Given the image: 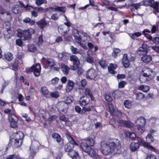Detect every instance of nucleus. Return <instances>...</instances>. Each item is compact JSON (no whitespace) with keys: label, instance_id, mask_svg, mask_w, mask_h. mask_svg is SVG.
Wrapping results in <instances>:
<instances>
[{"label":"nucleus","instance_id":"f257e3e1","mask_svg":"<svg viewBox=\"0 0 159 159\" xmlns=\"http://www.w3.org/2000/svg\"><path fill=\"white\" fill-rule=\"evenodd\" d=\"M121 145L120 141L117 139H114L113 141L105 143L102 142L101 143V150L105 155L111 153L119 154L121 152Z\"/></svg>","mask_w":159,"mask_h":159},{"label":"nucleus","instance_id":"f03ea898","mask_svg":"<svg viewBox=\"0 0 159 159\" xmlns=\"http://www.w3.org/2000/svg\"><path fill=\"white\" fill-rule=\"evenodd\" d=\"M66 136L68 140L67 143L64 146V149L66 152H68V155L72 158L74 159H79V156L78 153L73 151V149L75 146H79L78 143L73 138L69 133H66Z\"/></svg>","mask_w":159,"mask_h":159},{"label":"nucleus","instance_id":"7ed1b4c3","mask_svg":"<svg viewBox=\"0 0 159 159\" xmlns=\"http://www.w3.org/2000/svg\"><path fill=\"white\" fill-rule=\"evenodd\" d=\"M94 141L93 139L87 138L80 144V147L83 151L87 153L89 155L96 159H100L101 158V156L96 154L91 148L94 146Z\"/></svg>","mask_w":159,"mask_h":159},{"label":"nucleus","instance_id":"20e7f679","mask_svg":"<svg viewBox=\"0 0 159 159\" xmlns=\"http://www.w3.org/2000/svg\"><path fill=\"white\" fill-rule=\"evenodd\" d=\"M146 123V120L143 117H140L136 121L135 129L136 131L139 135H141L144 132V126Z\"/></svg>","mask_w":159,"mask_h":159},{"label":"nucleus","instance_id":"39448f33","mask_svg":"<svg viewBox=\"0 0 159 159\" xmlns=\"http://www.w3.org/2000/svg\"><path fill=\"white\" fill-rule=\"evenodd\" d=\"M34 29L30 28L27 30H23L18 33V36L20 38H23V40H29L31 38V35L34 33Z\"/></svg>","mask_w":159,"mask_h":159},{"label":"nucleus","instance_id":"423d86ee","mask_svg":"<svg viewBox=\"0 0 159 159\" xmlns=\"http://www.w3.org/2000/svg\"><path fill=\"white\" fill-rule=\"evenodd\" d=\"M24 137L23 133L21 131L17 132L16 133L14 140V145L16 148H19L23 143V139Z\"/></svg>","mask_w":159,"mask_h":159},{"label":"nucleus","instance_id":"0eeeda50","mask_svg":"<svg viewBox=\"0 0 159 159\" xmlns=\"http://www.w3.org/2000/svg\"><path fill=\"white\" fill-rule=\"evenodd\" d=\"M41 70V65L39 63H36L33 65L30 68L26 69V73H29L30 72H33L35 76H38L40 74Z\"/></svg>","mask_w":159,"mask_h":159},{"label":"nucleus","instance_id":"6e6552de","mask_svg":"<svg viewBox=\"0 0 159 159\" xmlns=\"http://www.w3.org/2000/svg\"><path fill=\"white\" fill-rule=\"evenodd\" d=\"M8 117L10 127L13 128L17 127V122L19 120L18 116L15 114L11 113L8 115Z\"/></svg>","mask_w":159,"mask_h":159},{"label":"nucleus","instance_id":"1a4fd4ad","mask_svg":"<svg viewBox=\"0 0 159 159\" xmlns=\"http://www.w3.org/2000/svg\"><path fill=\"white\" fill-rule=\"evenodd\" d=\"M132 123L129 120L119 119L117 120L116 126V127L120 126L130 128L132 126Z\"/></svg>","mask_w":159,"mask_h":159},{"label":"nucleus","instance_id":"9d476101","mask_svg":"<svg viewBox=\"0 0 159 159\" xmlns=\"http://www.w3.org/2000/svg\"><path fill=\"white\" fill-rule=\"evenodd\" d=\"M70 61L73 62V65L72 68H71V70H77V68L79 66L80 64L79 59L78 57L75 55H72L70 57Z\"/></svg>","mask_w":159,"mask_h":159},{"label":"nucleus","instance_id":"9b49d317","mask_svg":"<svg viewBox=\"0 0 159 159\" xmlns=\"http://www.w3.org/2000/svg\"><path fill=\"white\" fill-rule=\"evenodd\" d=\"M90 101V99L88 97L82 96L80 98L79 102L81 106L84 107L88 105Z\"/></svg>","mask_w":159,"mask_h":159},{"label":"nucleus","instance_id":"f8f14e48","mask_svg":"<svg viewBox=\"0 0 159 159\" xmlns=\"http://www.w3.org/2000/svg\"><path fill=\"white\" fill-rule=\"evenodd\" d=\"M151 4L150 3L149 6L153 8V12L155 14H159V4L157 2H155L153 0H151Z\"/></svg>","mask_w":159,"mask_h":159},{"label":"nucleus","instance_id":"ddd939ff","mask_svg":"<svg viewBox=\"0 0 159 159\" xmlns=\"http://www.w3.org/2000/svg\"><path fill=\"white\" fill-rule=\"evenodd\" d=\"M145 72H143L144 74H146L147 76L151 80H152L155 77V73L153 70L149 68H147L144 70Z\"/></svg>","mask_w":159,"mask_h":159},{"label":"nucleus","instance_id":"4468645a","mask_svg":"<svg viewBox=\"0 0 159 159\" xmlns=\"http://www.w3.org/2000/svg\"><path fill=\"white\" fill-rule=\"evenodd\" d=\"M145 46V45H143L142 47L139 48L137 51V54L140 56H143L147 53L148 49L147 47Z\"/></svg>","mask_w":159,"mask_h":159},{"label":"nucleus","instance_id":"2eb2a0df","mask_svg":"<svg viewBox=\"0 0 159 159\" xmlns=\"http://www.w3.org/2000/svg\"><path fill=\"white\" fill-rule=\"evenodd\" d=\"M72 33L77 42L79 44L81 43V36L79 35V32L78 30L73 29L72 30Z\"/></svg>","mask_w":159,"mask_h":159},{"label":"nucleus","instance_id":"dca6fc26","mask_svg":"<svg viewBox=\"0 0 159 159\" xmlns=\"http://www.w3.org/2000/svg\"><path fill=\"white\" fill-rule=\"evenodd\" d=\"M37 24L41 29H43L48 25L45 18H43L36 22Z\"/></svg>","mask_w":159,"mask_h":159},{"label":"nucleus","instance_id":"f3484780","mask_svg":"<svg viewBox=\"0 0 159 159\" xmlns=\"http://www.w3.org/2000/svg\"><path fill=\"white\" fill-rule=\"evenodd\" d=\"M96 75L95 70L93 69H89L86 73V76L87 78L93 79L95 78Z\"/></svg>","mask_w":159,"mask_h":159},{"label":"nucleus","instance_id":"a211bd4d","mask_svg":"<svg viewBox=\"0 0 159 159\" xmlns=\"http://www.w3.org/2000/svg\"><path fill=\"white\" fill-rule=\"evenodd\" d=\"M122 63L125 68H128L130 65L129 60L128 58V55L126 53H125L123 55L122 58Z\"/></svg>","mask_w":159,"mask_h":159},{"label":"nucleus","instance_id":"6ab92c4d","mask_svg":"<svg viewBox=\"0 0 159 159\" xmlns=\"http://www.w3.org/2000/svg\"><path fill=\"white\" fill-rule=\"evenodd\" d=\"M140 146V142L138 141V143H131L130 145V149L131 151L134 152L137 151Z\"/></svg>","mask_w":159,"mask_h":159},{"label":"nucleus","instance_id":"aec40b11","mask_svg":"<svg viewBox=\"0 0 159 159\" xmlns=\"http://www.w3.org/2000/svg\"><path fill=\"white\" fill-rule=\"evenodd\" d=\"M74 86V83L71 80H69L66 88L67 93L70 92L73 89Z\"/></svg>","mask_w":159,"mask_h":159},{"label":"nucleus","instance_id":"412c9836","mask_svg":"<svg viewBox=\"0 0 159 159\" xmlns=\"http://www.w3.org/2000/svg\"><path fill=\"white\" fill-rule=\"evenodd\" d=\"M60 69L64 74L67 75L69 74L70 68L67 65L64 64H61L60 66Z\"/></svg>","mask_w":159,"mask_h":159},{"label":"nucleus","instance_id":"4be33fe9","mask_svg":"<svg viewBox=\"0 0 159 159\" xmlns=\"http://www.w3.org/2000/svg\"><path fill=\"white\" fill-rule=\"evenodd\" d=\"M146 74H144V73L140 74L139 76V80L141 82L143 83L152 80Z\"/></svg>","mask_w":159,"mask_h":159},{"label":"nucleus","instance_id":"5701e85b","mask_svg":"<svg viewBox=\"0 0 159 159\" xmlns=\"http://www.w3.org/2000/svg\"><path fill=\"white\" fill-rule=\"evenodd\" d=\"M141 59L144 63L148 64L152 61V57L150 55L146 54L141 57Z\"/></svg>","mask_w":159,"mask_h":159},{"label":"nucleus","instance_id":"b1692460","mask_svg":"<svg viewBox=\"0 0 159 159\" xmlns=\"http://www.w3.org/2000/svg\"><path fill=\"white\" fill-rule=\"evenodd\" d=\"M118 66L116 64H113L111 63L110 64V66H108V69L109 72L111 74H115L116 72L114 70L117 68Z\"/></svg>","mask_w":159,"mask_h":159},{"label":"nucleus","instance_id":"393cba45","mask_svg":"<svg viewBox=\"0 0 159 159\" xmlns=\"http://www.w3.org/2000/svg\"><path fill=\"white\" fill-rule=\"evenodd\" d=\"M43 59L46 61L47 64L46 66L47 68L49 67L50 68H52L54 66V62L53 60L51 58H48L47 59L44 57L43 58Z\"/></svg>","mask_w":159,"mask_h":159},{"label":"nucleus","instance_id":"a878e982","mask_svg":"<svg viewBox=\"0 0 159 159\" xmlns=\"http://www.w3.org/2000/svg\"><path fill=\"white\" fill-rule=\"evenodd\" d=\"M50 9L52 10L53 11H59L65 13L66 11V7H63L57 6L55 8L51 7Z\"/></svg>","mask_w":159,"mask_h":159},{"label":"nucleus","instance_id":"bb28decb","mask_svg":"<svg viewBox=\"0 0 159 159\" xmlns=\"http://www.w3.org/2000/svg\"><path fill=\"white\" fill-rule=\"evenodd\" d=\"M134 95L136 96V99L139 100L143 99L145 97L144 95L142 93L136 91L134 92Z\"/></svg>","mask_w":159,"mask_h":159},{"label":"nucleus","instance_id":"cd10ccee","mask_svg":"<svg viewBox=\"0 0 159 159\" xmlns=\"http://www.w3.org/2000/svg\"><path fill=\"white\" fill-rule=\"evenodd\" d=\"M51 136L53 138L56 139V142L58 143H60L62 140L61 136L58 133H54L52 134Z\"/></svg>","mask_w":159,"mask_h":159},{"label":"nucleus","instance_id":"c85d7f7f","mask_svg":"<svg viewBox=\"0 0 159 159\" xmlns=\"http://www.w3.org/2000/svg\"><path fill=\"white\" fill-rule=\"evenodd\" d=\"M148 33H151L150 30L148 29H144L142 32V33L149 40H152V36Z\"/></svg>","mask_w":159,"mask_h":159},{"label":"nucleus","instance_id":"c756f323","mask_svg":"<svg viewBox=\"0 0 159 159\" xmlns=\"http://www.w3.org/2000/svg\"><path fill=\"white\" fill-rule=\"evenodd\" d=\"M140 142V145L143 146L145 147H146L148 148H150L152 149L155 150V149L151 145L149 144L148 142V143H146L144 140H141L139 141Z\"/></svg>","mask_w":159,"mask_h":159},{"label":"nucleus","instance_id":"7c9ffc66","mask_svg":"<svg viewBox=\"0 0 159 159\" xmlns=\"http://www.w3.org/2000/svg\"><path fill=\"white\" fill-rule=\"evenodd\" d=\"M6 159H22L20 155L16 153L9 155Z\"/></svg>","mask_w":159,"mask_h":159},{"label":"nucleus","instance_id":"2f4dec72","mask_svg":"<svg viewBox=\"0 0 159 159\" xmlns=\"http://www.w3.org/2000/svg\"><path fill=\"white\" fill-rule=\"evenodd\" d=\"M138 90L144 92H148L150 89V87L148 85H141L138 88Z\"/></svg>","mask_w":159,"mask_h":159},{"label":"nucleus","instance_id":"473e14b6","mask_svg":"<svg viewBox=\"0 0 159 159\" xmlns=\"http://www.w3.org/2000/svg\"><path fill=\"white\" fill-rule=\"evenodd\" d=\"M87 46L90 50H92L94 48V52L97 51L98 49V46L97 45L94 46L91 42H88L87 43Z\"/></svg>","mask_w":159,"mask_h":159},{"label":"nucleus","instance_id":"72a5a7b5","mask_svg":"<svg viewBox=\"0 0 159 159\" xmlns=\"http://www.w3.org/2000/svg\"><path fill=\"white\" fill-rule=\"evenodd\" d=\"M113 116H115L118 118H120L122 116V113L121 111L115 109L113 112L110 114Z\"/></svg>","mask_w":159,"mask_h":159},{"label":"nucleus","instance_id":"f704fd0d","mask_svg":"<svg viewBox=\"0 0 159 159\" xmlns=\"http://www.w3.org/2000/svg\"><path fill=\"white\" fill-rule=\"evenodd\" d=\"M68 32H66L64 31L63 33H61V36L64 37V39L66 41H69L70 40L71 37L68 34Z\"/></svg>","mask_w":159,"mask_h":159},{"label":"nucleus","instance_id":"c9c22d12","mask_svg":"<svg viewBox=\"0 0 159 159\" xmlns=\"http://www.w3.org/2000/svg\"><path fill=\"white\" fill-rule=\"evenodd\" d=\"M120 52V50L117 48H114L113 49V52L112 53V55L114 58H116L117 57V54Z\"/></svg>","mask_w":159,"mask_h":159},{"label":"nucleus","instance_id":"e433bc0d","mask_svg":"<svg viewBox=\"0 0 159 159\" xmlns=\"http://www.w3.org/2000/svg\"><path fill=\"white\" fill-rule=\"evenodd\" d=\"M80 33L81 34V36H80L81 38V42L82 41L83 42H85L87 39V33L84 32L83 31H80Z\"/></svg>","mask_w":159,"mask_h":159},{"label":"nucleus","instance_id":"4c0bfd02","mask_svg":"<svg viewBox=\"0 0 159 159\" xmlns=\"http://www.w3.org/2000/svg\"><path fill=\"white\" fill-rule=\"evenodd\" d=\"M80 87L79 89L83 90L84 89L85 86L86 85L87 82L85 79H83L80 82Z\"/></svg>","mask_w":159,"mask_h":159},{"label":"nucleus","instance_id":"58836bf2","mask_svg":"<svg viewBox=\"0 0 159 159\" xmlns=\"http://www.w3.org/2000/svg\"><path fill=\"white\" fill-rule=\"evenodd\" d=\"M4 58L7 61H10L13 58L12 54L9 52H8L7 53H5L4 54Z\"/></svg>","mask_w":159,"mask_h":159},{"label":"nucleus","instance_id":"ea45409f","mask_svg":"<svg viewBox=\"0 0 159 159\" xmlns=\"http://www.w3.org/2000/svg\"><path fill=\"white\" fill-rule=\"evenodd\" d=\"M66 104L61 103L58 106V110L62 112H65L66 110Z\"/></svg>","mask_w":159,"mask_h":159},{"label":"nucleus","instance_id":"a19ab883","mask_svg":"<svg viewBox=\"0 0 159 159\" xmlns=\"http://www.w3.org/2000/svg\"><path fill=\"white\" fill-rule=\"evenodd\" d=\"M147 141L149 143H151L154 142V139L151 133H149L146 137Z\"/></svg>","mask_w":159,"mask_h":159},{"label":"nucleus","instance_id":"79ce46f5","mask_svg":"<svg viewBox=\"0 0 159 159\" xmlns=\"http://www.w3.org/2000/svg\"><path fill=\"white\" fill-rule=\"evenodd\" d=\"M129 6L133 7L135 8V9L137 10L138 9L140 8V6H142L141 4V2L138 3H132L130 5H128Z\"/></svg>","mask_w":159,"mask_h":159},{"label":"nucleus","instance_id":"37998d69","mask_svg":"<svg viewBox=\"0 0 159 159\" xmlns=\"http://www.w3.org/2000/svg\"><path fill=\"white\" fill-rule=\"evenodd\" d=\"M109 123L110 125L112 126L114 128H116V122L115 118H113L110 119L109 120Z\"/></svg>","mask_w":159,"mask_h":159},{"label":"nucleus","instance_id":"c03bdc74","mask_svg":"<svg viewBox=\"0 0 159 159\" xmlns=\"http://www.w3.org/2000/svg\"><path fill=\"white\" fill-rule=\"evenodd\" d=\"M41 92L43 95L45 96L48 94V90L46 87L43 86L41 88Z\"/></svg>","mask_w":159,"mask_h":159},{"label":"nucleus","instance_id":"a18cd8bd","mask_svg":"<svg viewBox=\"0 0 159 159\" xmlns=\"http://www.w3.org/2000/svg\"><path fill=\"white\" fill-rule=\"evenodd\" d=\"M99 64L102 68H105L107 65L106 61L104 60H100L98 62Z\"/></svg>","mask_w":159,"mask_h":159},{"label":"nucleus","instance_id":"49530a36","mask_svg":"<svg viewBox=\"0 0 159 159\" xmlns=\"http://www.w3.org/2000/svg\"><path fill=\"white\" fill-rule=\"evenodd\" d=\"M84 94H85L84 96L89 97L92 94V93L90 89L86 88L84 90Z\"/></svg>","mask_w":159,"mask_h":159},{"label":"nucleus","instance_id":"de8ad7c7","mask_svg":"<svg viewBox=\"0 0 159 159\" xmlns=\"http://www.w3.org/2000/svg\"><path fill=\"white\" fill-rule=\"evenodd\" d=\"M124 105L125 107L128 109L130 108L131 107V102L128 100H126L124 101Z\"/></svg>","mask_w":159,"mask_h":159},{"label":"nucleus","instance_id":"09e8293b","mask_svg":"<svg viewBox=\"0 0 159 159\" xmlns=\"http://www.w3.org/2000/svg\"><path fill=\"white\" fill-rule=\"evenodd\" d=\"M104 98L105 100L108 102H111L113 100L112 98L109 94H105L104 95Z\"/></svg>","mask_w":159,"mask_h":159},{"label":"nucleus","instance_id":"8fccbe9b","mask_svg":"<svg viewBox=\"0 0 159 159\" xmlns=\"http://www.w3.org/2000/svg\"><path fill=\"white\" fill-rule=\"evenodd\" d=\"M35 3L38 6H39L43 3H47V1L46 0H36Z\"/></svg>","mask_w":159,"mask_h":159},{"label":"nucleus","instance_id":"3c124183","mask_svg":"<svg viewBox=\"0 0 159 159\" xmlns=\"http://www.w3.org/2000/svg\"><path fill=\"white\" fill-rule=\"evenodd\" d=\"M50 96L51 97L56 98H58L59 96V93L57 91L51 93H50Z\"/></svg>","mask_w":159,"mask_h":159},{"label":"nucleus","instance_id":"603ef678","mask_svg":"<svg viewBox=\"0 0 159 159\" xmlns=\"http://www.w3.org/2000/svg\"><path fill=\"white\" fill-rule=\"evenodd\" d=\"M109 108V112L110 114H111L116 109L114 107V105L111 103H109L108 104Z\"/></svg>","mask_w":159,"mask_h":159},{"label":"nucleus","instance_id":"864d4df0","mask_svg":"<svg viewBox=\"0 0 159 159\" xmlns=\"http://www.w3.org/2000/svg\"><path fill=\"white\" fill-rule=\"evenodd\" d=\"M70 49L72 52V53L74 54H77L79 53V50L76 48L74 47L73 46H71Z\"/></svg>","mask_w":159,"mask_h":159},{"label":"nucleus","instance_id":"5fc2aeb1","mask_svg":"<svg viewBox=\"0 0 159 159\" xmlns=\"http://www.w3.org/2000/svg\"><path fill=\"white\" fill-rule=\"evenodd\" d=\"M92 106L86 108L85 106L83 107L82 110V114L85 113L86 111H91V107L92 108Z\"/></svg>","mask_w":159,"mask_h":159},{"label":"nucleus","instance_id":"6e6d98bb","mask_svg":"<svg viewBox=\"0 0 159 159\" xmlns=\"http://www.w3.org/2000/svg\"><path fill=\"white\" fill-rule=\"evenodd\" d=\"M33 9L37 11H38V12H44L46 11H45L44 9L42 7H33Z\"/></svg>","mask_w":159,"mask_h":159},{"label":"nucleus","instance_id":"4d7b16f0","mask_svg":"<svg viewBox=\"0 0 159 159\" xmlns=\"http://www.w3.org/2000/svg\"><path fill=\"white\" fill-rule=\"evenodd\" d=\"M71 24L70 22L68 20H67L66 22H65L64 23V24L67 26V29L66 30V32L69 31L70 29V27L71 26Z\"/></svg>","mask_w":159,"mask_h":159},{"label":"nucleus","instance_id":"13d9d810","mask_svg":"<svg viewBox=\"0 0 159 159\" xmlns=\"http://www.w3.org/2000/svg\"><path fill=\"white\" fill-rule=\"evenodd\" d=\"M10 139L9 141V142L8 144L6 146L5 148V153H6V152H7V150H8L9 148H10L11 145V143L12 142V139Z\"/></svg>","mask_w":159,"mask_h":159},{"label":"nucleus","instance_id":"bf43d9fd","mask_svg":"<svg viewBox=\"0 0 159 159\" xmlns=\"http://www.w3.org/2000/svg\"><path fill=\"white\" fill-rule=\"evenodd\" d=\"M62 156V154L61 152L56 153L54 155V157L56 159H61Z\"/></svg>","mask_w":159,"mask_h":159},{"label":"nucleus","instance_id":"052dcab7","mask_svg":"<svg viewBox=\"0 0 159 159\" xmlns=\"http://www.w3.org/2000/svg\"><path fill=\"white\" fill-rule=\"evenodd\" d=\"M126 84V82L124 81H121L118 83V87L120 89H122L124 87Z\"/></svg>","mask_w":159,"mask_h":159},{"label":"nucleus","instance_id":"680f3d73","mask_svg":"<svg viewBox=\"0 0 159 159\" xmlns=\"http://www.w3.org/2000/svg\"><path fill=\"white\" fill-rule=\"evenodd\" d=\"M86 61L92 64H93L94 63L93 58L90 56H89L87 57Z\"/></svg>","mask_w":159,"mask_h":159},{"label":"nucleus","instance_id":"e2e57ef3","mask_svg":"<svg viewBox=\"0 0 159 159\" xmlns=\"http://www.w3.org/2000/svg\"><path fill=\"white\" fill-rule=\"evenodd\" d=\"M59 79L57 77H55V78L52 79V80L51 81V83L53 85H55L58 82Z\"/></svg>","mask_w":159,"mask_h":159},{"label":"nucleus","instance_id":"0e129e2a","mask_svg":"<svg viewBox=\"0 0 159 159\" xmlns=\"http://www.w3.org/2000/svg\"><path fill=\"white\" fill-rule=\"evenodd\" d=\"M11 66L12 69L16 71L18 69V63L15 61L12 64Z\"/></svg>","mask_w":159,"mask_h":159},{"label":"nucleus","instance_id":"69168bd1","mask_svg":"<svg viewBox=\"0 0 159 159\" xmlns=\"http://www.w3.org/2000/svg\"><path fill=\"white\" fill-rule=\"evenodd\" d=\"M36 154V152L33 150L30 149V153L29 156L30 159H33Z\"/></svg>","mask_w":159,"mask_h":159},{"label":"nucleus","instance_id":"338daca9","mask_svg":"<svg viewBox=\"0 0 159 159\" xmlns=\"http://www.w3.org/2000/svg\"><path fill=\"white\" fill-rule=\"evenodd\" d=\"M59 18L58 15L56 13H53L51 16V19L54 20H57Z\"/></svg>","mask_w":159,"mask_h":159},{"label":"nucleus","instance_id":"774afa93","mask_svg":"<svg viewBox=\"0 0 159 159\" xmlns=\"http://www.w3.org/2000/svg\"><path fill=\"white\" fill-rule=\"evenodd\" d=\"M153 43L156 44H158L159 43V37H155L153 39H152V40Z\"/></svg>","mask_w":159,"mask_h":159}]
</instances>
